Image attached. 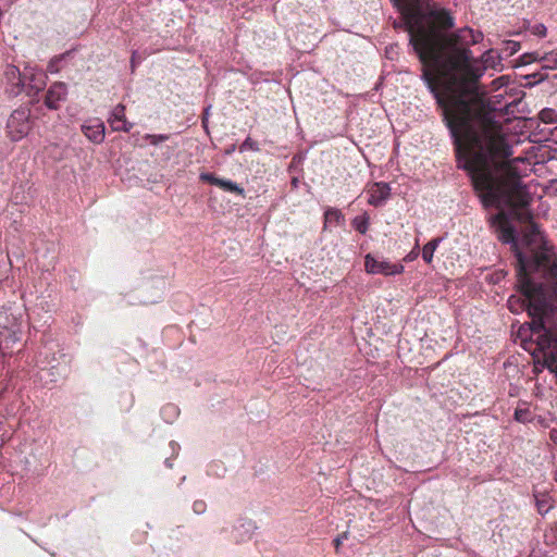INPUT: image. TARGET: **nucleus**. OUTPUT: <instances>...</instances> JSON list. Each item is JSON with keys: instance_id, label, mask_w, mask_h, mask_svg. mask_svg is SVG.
<instances>
[{"instance_id": "obj_1", "label": "nucleus", "mask_w": 557, "mask_h": 557, "mask_svg": "<svg viewBox=\"0 0 557 557\" xmlns=\"http://www.w3.org/2000/svg\"><path fill=\"white\" fill-rule=\"evenodd\" d=\"M409 41L422 63V79L433 94L454 139L458 166L470 169L475 183L491 191V180L509 171L518 174L521 157L512 158V147L502 125L484 100L479 78L486 69L502 70V54L485 51L472 58L469 46L483 39L469 27L451 34L454 17L444 9L424 11L410 4L403 12Z\"/></svg>"}, {"instance_id": "obj_2", "label": "nucleus", "mask_w": 557, "mask_h": 557, "mask_svg": "<svg viewBox=\"0 0 557 557\" xmlns=\"http://www.w3.org/2000/svg\"><path fill=\"white\" fill-rule=\"evenodd\" d=\"M523 163H518V174L512 175L509 171L492 180L491 193L475 183L474 175L470 169L462 168L471 177L473 187L479 194L484 207H496L500 211L490 218L491 224L496 228L498 238L505 244H511L516 252V258L521 253L528 261H532L535 251H542L546 247L553 253V261H556L553 247L547 245L539 226L531 221V213L525 208L531 201V196L527 190L521 177L528 171L527 159Z\"/></svg>"}, {"instance_id": "obj_3", "label": "nucleus", "mask_w": 557, "mask_h": 557, "mask_svg": "<svg viewBox=\"0 0 557 557\" xmlns=\"http://www.w3.org/2000/svg\"><path fill=\"white\" fill-rule=\"evenodd\" d=\"M544 248L535 251L532 261L518 255L520 295L510 296L507 304L513 313L528 311L530 341L536 343L545 357H554L557 352V282H554L557 280V261H553V253Z\"/></svg>"}, {"instance_id": "obj_4", "label": "nucleus", "mask_w": 557, "mask_h": 557, "mask_svg": "<svg viewBox=\"0 0 557 557\" xmlns=\"http://www.w3.org/2000/svg\"><path fill=\"white\" fill-rule=\"evenodd\" d=\"M30 111L26 108H18L14 110L7 123L8 135L14 141L24 138L32 128Z\"/></svg>"}, {"instance_id": "obj_5", "label": "nucleus", "mask_w": 557, "mask_h": 557, "mask_svg": "<svg viewBox=\"0 0 557 557\" xmlns=\"http://www.w3.org/2000/svg\"><path fill=\"white\" fill-rule=\"evenodd\" d=\"M4 91L9 97H16L25 89L24 70L21 71L13 64H8L3 73Z\"/></svg>"}, {"instance_id": "obj_6", "label": "nucleus", "mask_w": 557, "mask_h": 557, "mask_svg": "<svg viewBox=\"0 0 557 557\" xmlns=\"http://www.w3.org/2000/svg\"><path fill=\"white\" fill-rule=\"evenodd\" d=\"M25 92L29 97L37 96L47 85V75L34 66L24 67Z\"/></svg>"}, {"instance_id": "obj_7", "label": "nucleus", "mask_w": 557, "mask_h": 557, "mask_svg": "<svg viewBox=\"0 0 557 557\" xmlns=\"http://www.w3.org/2000/svg\"><path fill=\"white\" fill-rule=\"evenodd\" d=\"M366 271L370 274L395 275L404 271V267L399 263H391L384 259H375L371 255L366 256Z\"/></svg>"}, {"instance_id": "obj_8", "label": "nucleus", "mask_w": 557, "mask_h": 557, "mask_svg": "<svg viewBox=\"0 0 557 557\" xmlns=\"http://www.w3.org/2000/svg\"><path fill=\"white\" fill-rule=\"evenodd\" d=\"M67 96V87L62 82L53 83L45 97V104L50 110H57L60 108V103L65 101Z\"/></svg>"}, {"instance_id": "obj_9", "label": "nucleus", "mask_w": 557, "mask_h": 557, "mask_svg": "<svg viewBox=\"0 0 557 557\" xmlns=\"http://www.w3.org/2000/svg\"><path fill=\"white\" fill-rule=\"evenodd\" d=\"M104 124L99 119H89L82 125V132L92 143L100 144L104 139Z\"/></svg>"}, {"instance_id": "obj_10", "label": "nucleus", "mask_w": 557, "mask_h": 557, "mask_svg": "<svg viewBox=\"0 0 557 557\" xmlns=\"http://www.w3.org/2000/svg\"><path fill=\"white\" fill-rule=\"evenodd\" d=\"M367 194L369 196L368 203L374 207H379L388 199L391 195V188L386 183H374L368 188Z\"/></svg>"}, {"instance_id": "obj_11", "label": "nucleus", "mask_w": 557, "mask_h": 557, "mask_svg": "<svg viewBox=\"0 0 557 557\" xmlns=\"http://www.w3.org/2000/svg\"><path fill=\"white\" fill-rule=\"evenodd\" d=\"M108 122L114 132H129L133 128V123L125 117V107L123 104H117L113 109Z\"/></svg>"}, {"instance_id": "obj_12", "label": "nucleus", "mask_w": 557, "mask_h": 557, "mask_svg": "<svg viewBox=\"0 0 557 557\" xmlns=\"http://www.w3.org/2000/svg\"><path fill=\"white\" fill-rule=\"evenodd\" d=\"M256 527L252 521H243L239 525L234 528L233 537L236 542H244L251 537Z\"/></svg>"}, {"instance_id": "obj_13", "label": "nucleus", "mask_w": 557, "mask_h": 557, "mask_svg": "<svg viewBox=\"0 0 557 557\" xmlns=\"http://www.w3.org/2000/svg\"><path fill=\"white\" fill-rule=\"evenodd\" d=\"M534 60L542 64L543 69L557 70V48L545 53L536 52Z\"/></svg>"}, {"instance_id": "obj_14", "label": "nucleus", "mask_w": 557, "mask_h": 557, "mask_svg": "<svg viewBox=\"0 0 557 557\" xmlns=\"http://www.w3.org/2000/svg\"><path fill=\"white\" fill-rule=\"evenodd\" d=\"M442 238H434L426 243L422 249V258L426 263H431L433 260V255L438 247Z\"/></svg>"}, {"instance_id": "obj_15", "label": "nucleus", "mask_w": 557, "mask_h": 557, "mask_svg": "<svg viewBox=\"0 0 557 557\" xmlns=\"http://www.w3.org/2000/svg\"><path fill=\"white\" fill-rule=\"evenodd\" d=\"M324 223L327 224H341L344 220L342 212L335 208H329L324 213Z\"/></svg>"}, {"instance_id": "obj_16", "label": "nucleus", "mask_w": 557, "mask_h": 557, "mask_svg": "<svg viewBox=\"0 0 557 557\" xmlns=\"http://www.w3.org/2000/svg\"><path fill=\"white\" fill-rule=\"evenodd\" d=\"M520 50V42L516 40H505L503 42L502 51L499 52L502 57L509 58L517 53Z\"/></svg>"}, {"instance_id": "obj_17", "label": "nucleus", "mask_w": 557, "mask_h": 557, "mask_svg": "<svg viewBox=\"0 0 557 557\" xmlns=\"http://www.w3.org/2000/svg\"><path fill=\"white\" fill-rule=\"evenodd\" d=\"M515 420L521 423H528L532 421V412L528 407H518L515 410Z\"/></svg>"}, {"instance_id": "obj_18", "label": "nucleus", "mask_w": 557, "mask_h": 557, "mask_svg": "<svg viewBox=\"0 0 557 557\" xmlns=\"http://www.w3.org/2000/svg\"><path fill=\"white\" fill-rule=\"evenodd\" d=\"M352 226L361 234H366L369 227V218L363 214L352 220Z\"/></svg>"}, {"instance_id": "obj_19", "label": "nucleus", "mask_w": 557, "mask_h": 557, "mask_svg": "<svg viewBox=\"0 0 557 557\" xmlns=\"http://www.w3.org/2000/svg\"><path fill=\"white\" fill-rule=\"evenodd\" d=\"M216 186H219L227 191L236 193L239 195L244 194V189L242 187H239L236 183L228 181V180L220 178V183H218Z\"/></svg>"}, {"instance_id": "obj_20", "label": "nucleus", "mask_w": 557, "mask_h": 557, "mask_svg": "<svg viewBox=\"0 0 557 557\" xmlns=\"http://www.w3.org/2000/svg\"><path fill=\"white\" fill-rule=\"evenodd\" d=\"M541 120L545 123L557 122V113L553 109H544L540 113Z\"/></svg>"}, {"instance_id": "obj_21", "label": "nucleus", "mask_w": 557, "mask_h": 557, "mask_svg": "<svg viewBox=\"0 0 557 557\" xmlns=\"http://www.w3.org/2000/svg\"><path fill=\"white\" fill-rule=\"evenodd\" d=\"M145 138H146L147 140H149V143H150L151 145L157 146V145H159L160 143L166 141V140L170 138V136H169V135H165V134H160V135L147 134V135L145 136Z\"/></svg>"}, {"instance_id": "obj_22", "label": "nucleus", "mask_w": 557, "mask_h": 557, "mask_svg": "<svg viewBox=\"0 0 557 557\" xmlns=\"http://www.w3.org/2000/svg\"><path fill=\"white\" fill-rule=\"evenodd\" d=\"M531 33L537 37H545L547 28L544 24H535L531 27Z\"/></svg>"}, {"instance_id": "obj_23", "label": "nucleus", "mask_w": 557, "mask_h": 557, "mask_svg": "<svg viewBox=\"0 0 557 557\" xmlns=\"http://www.w3.org/2000/svg\"><path fill=\"white\" fill-rule=\"evenodd\" d=\"M200 180L203 181V182H208L212 185H218V183H220V178L215 177L213 174L211 173H201L200 174Z\"/></svg>"}, {"instance_id": "obj_24", "label": "nucleus", "mask_w": 557, "mask_h": 557, "mask_svg": "<svg viewBox=\"0 0 557 557\" xmlns=\"http://www.w3.org/2000/svg\"><path fill=\"white\" fill-rule=\"evenodd\" d=\"M248 149H251V150H258V146L257 144L251 139V138H246L245 141L243 143V145L240 146V151H245V150H248Z\"/></svg>"}, {"instance_id": "obj_25", "label": "nucleus", "mask_w": 557, "mask_h": 557, "mask_svg": "<svg viewBox=\"0 0 557 557\" xmlns=\"http://www.w3.org/2000/svg\"><path fill=\"white\" fill-rule=\"evenodd\" d=\"M533 77H537V83L540 82H543L544 79H548L549 82H552V84L554 86L557 87V74H553V75H546V76H543L542 74H534Z\"/></svg>"}, {"instance_id": "obj_26", "label": "nucleus", "mask_w": 557, "mask_h": 557, "mask_svg": "<svg viewBox=\"0 0 557 557\" xmlns=\"http://www.w3.org/2000/svg\"><path fill=\"white\" fill-rule=\"evenodd\" d=\"M193 509L196 513H202L206 510V503L202 500H196L193 505Z\"/></svg>"}, {"instance_id": "obj_27", "label": "nucleus", "mask_w": 557, "mask_h": 557, "mask_svg": "<svg viewBox=\"0 0 557 557\" xmlns=\"http://www.w3.org/2000/svg\"><path fill=\"white\" fill-rule=\"evenodd\" d=\"M59 59H55V60H51L48 64V71L50 73H57L59 72V67H58V63H59Z\"/></svg>"}, {"instance_id": "obj_28", "label": "nucleus", "mask_w": 557, "mask_h": 557, "mask_svg": "<svg viewBox=\"0 0 557 557\" xmlns=\"http://www.w3.org/2000/svg\"><path fill=\"white\" fill-rule=\"evenodd\" d=\"M15 323H16V318H13L12 321H7L3 323V327L4 329H9V330H12V333H15V330L14 326H15Z\"/></svg>"}, {"instance_id": "obj_29", "label": "nucleus", "mask_w": 557, "mask_h": 557, "mask_svg": "<svg viewBox=\"0 0 557 557\" xmlns=\"http://www.w3.org/2000/svg\"><path fill=\"white\" fill-rule=\"evenodd\" d=\"M549 441L557 446V429H552L549 431Z\"/></svg>"}, {"instance_id": "obj_30", "label": "nucleus", "mask_w": 557, "mask_h": 557, "mask_svg": "<svg viewBox=\"0 0 557 557\" xmlns=\"http://www.w3.org/2000/svg\"><path fill=\"white\" fill-rule=\"evenodd\" d=\"M505 82H507V77L502 76V77H499V78L495 79V81L493 82V85H495V86H496V88H498V87H499V86H502Z\"/></svg>"}, {"instance_id": "obj_31", "label": "nucleus", "mask_w": 557, "mask_h": 557, "mask_svg": "<svg viewBox=\"0 0 557 557\" xmlns=\"http://www.w3.org/2000/svg\"><path fill=\"white\" fill-rule=\"evenodd\" d=\"M5 318V322L9 321L8 317H7V310L2 309L0 310V321Z\"/></svg>"}, {"instance_id": "obj_32", "label": "nucleus", "mask_w": 557, "mask_h": 557, "mask_svg": "<svg viewBox=\"0 0 557 557\" xmlns=\"http://www.w3.org/2000/svg\"><path fill=\"white\" fill-rule=\"evenodd\" d=\"M416 256H417V252L411 251V252L409 253L408 258H409V259H412V258H414Z\"/></svg>"}, {"instance_id": "obj_33", "label": "nucleus", "mask_w": 557, "mask_h": 557, "mask_svg": "<svg viewBox=\"0 0 557 557\" xmlns=\"http://www.w3.org/2000/svg\"><path fill=\"white\" fill-rule=\"evenodd\" d=\"M335 544H336V546H339V544H341V539H339V537H337V539L335 540Z\"/></svg>"}, {"instance_id": "obj_34", "label": "nucleus", "mask_w": 557, "mask_h": 557, "mask_svg": "<svg viewBox=\"0 0 557 557\" xmlns=\"http://www.w3.org/2000/svg\"><path fill=\"white\" fill-rule=\"evenodd\" d=\"M132 63H133V64L135 63V53H133V57H132Z\"/></svg>"}, {"instance_id": "obj_35", "label": "nucleus", "mask_w": 557, "mask_h": 557, "mask_svg": "<svg viewBox=\"0 0 557 557\" xmlns=\"http://www.w3.org/2000/svg\"><path fill=\"white\" fill-rule=\"evenodd\" d=\"M542 508H544V505H541V506L539 507V511H542Z\"/></svg>"}, {"instance_id": "obj_36", "label": "nucleus", "mask_w": 557, "mask_h": 557, "mask_svg": "<svg viewBox=\"0 0 557 557\" xmlns=\"http://www.w3.org/2000/svg\"><path fill=\"white\" fill-rule=\"evenodd\" d=\"M542 508H544V505H541V506L539 507V511H542Z\"/></svg>"}]
</instances>
